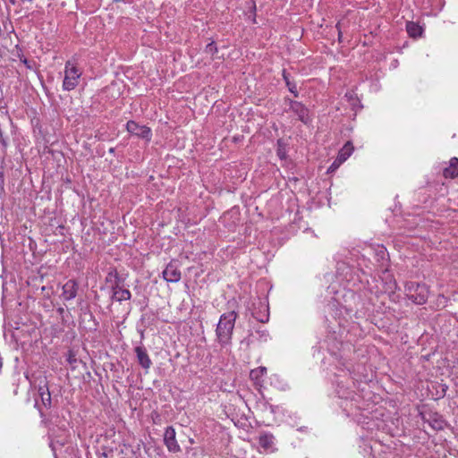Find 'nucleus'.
<instances>
[{"mask_svg":"<svg viewBox=\"0 0 458 458\" xmlns=\"http://www.w3.org/2000/svg\"><path fill=\"white\" fill-rule=\"evenodd\" d=\"M237 318L238 313L234 310L223 313L220 316L216 327V341L222 348L232 344Z\"/></svg>","mask_w":458,"mask_h":458,"instance_id":"nucleus-1","label":"nucleus"},{"mask_svg":"<svg viewBox=\"0 0 458 458\" xmlns=\"http://www.w3.org/2000/svg\"><path fill=\"white\" fill-rule=\"evenodd\" d=\"M405 295L414 304L423 305L428 298V287L425 284L408 282L405 284Z\"/></svg>","mask_w":458,"mask_h":458,"instance_id":"nucleus-2","label":"nucleus"},{"mask_svg":"<svg viewBox=\"0 0 458 458\" xmlns=\"http://www.w3.org/2000/svg\"><path fill=\"white\" fill-rule=\"evenodd\" d=\"M81 75V73L79 72L78 68L70 62H67L65 64L63 89L67 91H71L75 89L78 85V80Z\"/></svg>","mask_w":458,"mask_h":458,"instance_id":"nucleus-3","label":"nucleus"},{"mask_svg":"<svg viewBox=\"0 0 458 458\" xmlns=\"http://www.w3.org/2000/svg\"><path fill=\"white\" fill-rule=\"evenodd\" d=\"M284 100L288 102L289 109L298 116L301 122L304 124L311 123L312 119L310 115V110L304 104L290 98H285Z\"/></svg>","mask_w":458,"mask_h":458,"instance_id":"nucleus-4","label":"nucleus"},{"mask_svg":"<svg viewBox=\"0 0 458 458\" xmlns=\"http://www.w3.org/2000/svg\"><path fill=\"white\" fill-rule=\"evenodd\" d=\"M126 130L131 135L137 136L139 138L144 139L147 141L151 140V130L149 127L146 125H140L135 121L130 120L126 123Z\"/></svg>","mask_w":458,"mask_h":458,"instance_id":"nucleus-5","label":"nucleus"},{"mask_svg":"<svg viewBox=\"0 0 458 458\" xmlns=\"http://www.w3.org/2000/svg\"><path fill=\"white\" fill-rule=\"evenodd\" d=\"M163 278L168 283H177L181 280L182 274L179 269L178 262L171 260L162 272Z\"/></svg>","mask_w":458,"mask_h":458,"instance_id":"nucleus-6","label":"nucleus"},{"mask_svg":"<svg viewBox=\"0 0 458 458\" xmlns=\"http://www.w3.org/2000/svg\"><path fill=\"white\" fill-rule=\"evenodd\" d=\"M175 436L176 433L174 427L168 426L165 428L164 433V444L165 445L167 450L171 453L181 452V447L176 440Z\"/></svg>","mask_w":458,"mask_h":458,"instance_id":"nucleus-7","label":"nucleus"},{"mask_svg":"<svg viewBox=\"0 0 458 458\" xmlns=\"http://www.w3.org/2000/svg\"><path fill=\"white\" fill-rule=\"evenodd\" d=\"M134 352L136 353L137 360L142 369L148 370L152 365V361L148 354L146 348L143 345L135 347Z\"/></svg>","mask_w":458,"mask_h":458,"instance_id":"nucleus-8","label":"nucleus"},{"mask_svg":"<svg viewBox=\"0 0 458 458\" xmlns=\"http://www.w3.org/2000/svg\"><path fill=\"white\" fill-rule=\"evenodd\" d=\"M41 403H38V400H35V407L38 409L40 417L45 418L46 413L44 409L49 410L52 406V398L50 392H45L42 395H39Z\"/></svg>","mask_w":458,"mask_h":458,"instance_id":"nucleus-9","label":"nucleus"},{"mask_svg":"<svg viewBox=\"0 0 458 458\" xmlns=\"http://www.w3.org/2000/svg\"><path fill=\"white\" fill-rule=\"evenodd\" d=\"M258 443L267 452L275 450V437L272 433L263 432L259 435Z\"/></svg>","mask_w":458,"mask_h":458,"instance_id":"nucleus-10","label":"nucleus"},{"mask_svg":"<svg viewBox=\"0 0 458 458\" xmlns=\"http://www.w3.org/2000/svg\"><path fill=\"white\" fill-rule=\"evenodd\" d=\"M78 283L73 280L70 279L68 280L64 285H63V297L65 301H71L74 299L77 295L78 292Z\"/></svg>","mask_w":458,"mask_h":458,"instance_id":"nucleus-11","label":"nucleus"},{"mask_svg":"<svg viewBox=\"0 0 458 458\" xmlns=\"http://www.w3.org/2000/svg\"><path fill=\"white\" fill-rule=\"evenodd\" d=\"M443 175L445 178L454 179L458 176V158L452 157L449 165L443 169Z\"/></svg>","mask_w":458,"mask_h":458,"instance_id":"nucleus-12","label":"nucleus"},{"mask_svg":"<svg viewBox=\"0 0 458 458\" xmlns=\"http://www.w3.org/2000/svg\"><path fill=\"white\" fill-rule=\"evenodd\" d=\"M354 147L351 141H347L344 147L340 149L336 160L341 164L347 160V158L352 154Z\"/></svg>","mask_w":458,"mask_h":458,"instance_id":"nucleus-13","label":"nucleus"},{"mask_svg":"<svg viewBox=\"0 0 458 458\" xmlns=\"http://www.w3.org/2000/svg\"><path fill=\"white\" fill-rule=\"evenodd\" d=\"M406 31L408 35L411 38H418L422 34V28L414 21H408L406 23Z\"/></svg>","mask_w":458,"mask_h":458,"instance_id":"nucleus-14","label":"nucleus"},{"mask_svg":"<svg viewBox=\"0 0 458 458\" xmlns=\"http://www.w3.org/2000/svg\"><path fill=\"white\" fill-rule=\"evenodd\" d=\"M282 76L289 91L293 93L295 98H297L299 96V92L296 83L291 81L290 74L286 72L285 69L283 70Z\"/></svg>","mask_w":458,"mask_h":458,"instance_id":"nucleus-15","label":"nucleus"},{"mask_svg":"<svg viewBox=\"0 0 458 458\" xmlns=\"http://www.w3.org/2000/svg\"><path fill=\"white\" fill-rule=\"evenodd\" d=\"M131 298V293L128 289H123L119 291V293H114V294L111 296L113 301H116L118 302H122L123 301H129Z\"/></svg>","mask_w":458,"mask_h":458,"instance_id":"nucleus-16","label":"nucleus"},{"mask_svg":"<svg viewBox=\"0 0 458 458\" xmlns=\"http://www.w3.org/2000/svg\"><path fill=\"white\" fill-rule=\"evenodd\" d=\"M445 420L437 414H434L429 420V425L435 430H442L445 428Z\"/></svg>","mask_w":458,"mask_h":458,"instance_id":"nucleus-17","label":"nucleus"},{"mask_svg":"<svg viewBox=\"0 0 458 458\" xmlns=\"http://www.w3.org/2000/svg\"><path fill=\"white\" fill-rule=\"evenodd\" d=\"M122 278L120 277L116 268H110L108 271L106 276V282L111 284V285L114 283L121 282Z\"/></svg>","mask_w":458,"mask_h":458,"instance_id":"nucleus-18","label":"nucleus"},{"mask_svg":"<svg viewBox=\"0 0 458 458\" xmlns=\"http://www.w3.org/2000/svg\"><path fill=\"white\" fill-rule=\"evenodd\" d=\"M377 261L386 262L388 260V252L384 246H377L376 249Z\"/></svg>","mask_w":458,"mask_h":458,"instance_id":"nucleus-19","label":"nucleus"},{"mask_svg":"<svg viewBox=\"0 0 458 458\" xmlns=\"http://www.w3.org/2000/svg\"><path fill=\"white\" fill-rule=\"evenodd\" d=\"M267 373V368L260 366L255 369H252L250 373V378L253 380H259Z\"/></svg>","mask_w":458,"mask_h":458,"instance_id":"nucleus-20","label":"nucleus"},{"mask_svg":"<svg viewBox=\"0 0 458 458\" xmlns=\"http://www.w3.org/2000/svg\"><path fill=\"white\" fill-rule=\"evenodd\" d=\"M276 153H277V156L280 159H285L287 155H286V150H285V147H284V144L283 143L282 140H277V150H276Z\"/></svg>","mask_w":458,"mask_h":458,"instance_id":"nucleus-21","label":"nucleus"},{"mask_svg":"<svg viewBox=\"0 0 458 458\" xmlns=\"http://www.w3.org/2000/svg\"><path fill=\"white\" fill-rule=\"evenodd\" d=\"M45 392H50L49 391V387H48V383H47L46 377H44V379H41L39 381V385H38V396L42 395L43 393H45Z\"/></svg>","mask_w":458,"mask_h":458,"instance_id":"nucleus-22","label":"nucleus"},{"mask_svg":"<svg viewBox=\"0 0 458 458\" xmlns=\"http://www.w3.org/2000/svg\"><path fill=\"white\" fill-rule=\"evenodd\" d=\"M4 194V167L0 166V198H3Z\"/></svg>","mask_w":458,"mask_h":458,"instance_id":"nucleus-23","label":"nucleus"},{"mask_svg":"<svg viewBox=\"0 0 458 458\" xmlns=\"http://www.w3.org/2000/svg\"><path fill=\"white\" fill-rule=\"evenodd\" d=\"M205 52L211 55H216L218 52L216 43L214 41L208 43L205 47Z\"/></svg>","mask_w":458,"mask_h":458,"instance_id":"nucleus-24","label":"nucleus"},{"mask_svg":"<svg viewBox=\"0 0 458 458\" xmlns=\"http://www.w3.org/2000/svg\"><path fill=\"white\" fill-rule=\"evenodd\" d=\"M121 282H115L111 285L112 293H119V291L123 290L122 286L120 285Z\"/></svg>","mask_w":458,"mask_h":458,"instance_id":"nucleus-25","label":"nucleus"},{"mask_svg":"<svg viewBox=\"0 0 458 458\" xmlns=\"http://www.w3.org/2000/svg\"><path fill=\"white\" fill-rule=\"evenodd\" d=\"M251 8H252V13H253V20H252V21H253V23H256V13H255V12H256V4L253 1L251 2Z\"/></svg>","mask_w":458,"mask_h":458,"instance_id":"nucleus-26","label":"nucleus"},{"mask_svg":"<svg viewBox=\"0 0 458 458\" xmlns=\"http://www.w3.org/2000/svg\"><path fill=\"white\" fill-rule=\"evenodd\" d=\"M67 360L69 361V363H72V362L76 361V359H75L74 355L72 354V352L69 353V357H68Z\"/></svg>","mask_w":458,"mask_h":458,"instance_id":"nucleus-27","label":"nucleus"},{"mask_svg":"<svg viewBox=\"0 0 458 458\" xmlns=\"http://www.w3.org/2000/svg\"><path fill=\"white\" fill-rule=\"evenodd\" d=\"M6 108V104L3 99H0V110Z\"/></svg>","mask_w":458,"mask_h":458,"instance_id":"nucleus-28","label":"nucleus"},{"mask_svg":"<svg viewBox=\"0 0 458 458\" xmlns=\"http://www.w3.org/2000/svg\"><path fill=\"white\" fill-rule=\"evenodd\" d=\"M22 63H23V64H24L28 68H30V65L29 64V61H28L26 58H24V59L22 60Z\"/></svg>","mask_w":458,"mask_h":458,"instance_id":"nucleus-29","label":"nucleus"},{"mask_svg":"<svg viewBox=\"0 0 458 458\" xmlns=\"http://www.w3.org/2000/svg\"><path fill=\"white\" fill-rule=\"evenodd\" d=\"M64 308H58V309H57V312H58L59 314H63V313H64Z\"/></svg>","mask_w":458,"mask_h":458,"instance_id":"nucleus-30","label":"nucleus"},{"mask_svg":"<svg viewBox=\"0 0 458 458\" xmlns=\"http://www.w3.org/2000/svg\"><path fill=\"white\" fill-rule=\"evenodd\" d=\"M336 161H337V160H335V161L332 164V165H331L330 169H331V168H333V167H335V165H335Z\"/></svg>","mask_w":458,"mask_h":458,"instance_id":"nucleus-31","label":"nucleus"},{"mask_svg":"<svg viewBox=\"0 0 458 458\" xmlns=\"http://www.w3.org/2000/svg\"><path fill=\"white\" fill-rule=\"evenodd\" d=\"M9 2H10L12 4H15L16 0H9Z\"/></svg>","mask_w":458,"mask_h":458,"instance_id":"nucleus-32","label":"nucleus"},{"mask_svg":"<svg viewBox=\"0 0 458 458\" xmlns=\"http://www.w3.org/2000/svg\"><path fill=\"white\" fill-rule=\"evenodd\" d=\"M114 2H124V0H113Z\"/></svg>","mask_w":458,"mask_h":458,"instance_id":"nucleus-33","label":"nucleus"},{"mask_svg":"<svg viewBox=\"0 0 458 458\" xmlns=\"http://www.w3.org/2000/svg\"><path fill=\"white\" fill-rule=\"evenodd\" d=\"M140 335H141V338H143V335H144L143 331L140 332Z\"/></svg>","mask_w":458,"mask_h":458,"instance_id":"nucleus-34","label":"nucleus"},{"mask_svg":"<svg viewBox=\"0 0 458 458\" xmlns=\"http://www.w3.org/2000/svg\"><path fill=\"white\" fill-rule=\"evenodd\" d=\"M114 149L113 148H111L109 151H110V152H114Z\"/></svg>","mask_w":458,"mask_h":458,"instance_id":"nucleus-35","label":"nucleus"}]
</instances>
